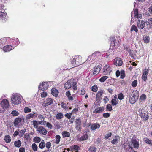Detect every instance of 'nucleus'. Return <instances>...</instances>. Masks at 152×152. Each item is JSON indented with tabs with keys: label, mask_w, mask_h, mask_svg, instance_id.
I'll use <instances>...</instances> for the list:
<instances>
[{
	"label": "nucleus",
	"mask_w": 152,
	"mask_h": 152,
	"mask_svg": "<svg viewBox=\"0 0 152 152\" xmlns=\"http://www.w3.org/2000/svg\"><path fill=\"white\" fill-rule=\"evenodd\" d=\"M83 62L81 56H75L71 58L70 62H69V64H68L67 66L70 69H71L82 64Z\"/></svg>",
	"instance_id": "nucleus-1"
},
{
	"label": "nucleus",
	"mask_w": 152,
	"mask_h": 152,
	"mask_svg": "<svg viewBox=\"0 0 152 152\" xmlns=\"http://www.w3.org/2000/svg\"><path fill=\"white\" fill-rule=\"evenodd\" d=\"M110 39L111 42L113 43L112 45L113 50L117 48L121 42V39L120 36L116 37L115 36L110 37Z\"/></svg>",
	"instance_id": "nucleus-2"
},
{
	"label": "nucleus",
	"mask_w": 152,
	"mask_h": 152,
	"mask_svg": "<svg viewBox=\"0 0 152 152\" xmlns=\"http://www.w3.org/2000/svg\"><path fill=\"white\" fill-rule=\"evenodd\" d=\"M76 84L77 83L75 80L71 79L65 83L64 87L66 89H69L72 86L74 90H76L77 89Z\"/></svg>",
	"instance_id": "nucleus-3"
},
{
	"label": "nucleus",
	"mask_w": 152,
	"mask_h": 152,
	"mask_svg": "<svg viewBox=\"0 0 152 152\" xmlns=\"http://www.w3.org/2000/svg\"><path fill=\"white\" fill-rule=\"evenodd\" d=\"M139 96L138 92L137 90L133 91L131 95H130V103L133 104L137 100Z\"/></svg>",
	"instance_id": "nucleus-4"
},
{
	"label": "nucleus",
	"mask_w": 152,
	"mask_h": 152,
	"mask_svg": "<svg viewBox=\"0 0 152 152\" xmlns=\"http://www.w3.org/2000/svg\"><path fill=\"white\" fill-rule=\"evenodd\" d=\"M11 101L12 104H18L21 103V99L19 95L14 94L12 96Z\"/></svg>",
	"instance_id": "nucleus-5"
},
{
	"label": "nucleus",
	"mask_w": 152,
	"mask_h": 152,
	"mask_svg": "<svg viewBox=\"0 0 152 152\" xmlns=\"http://www.w3.org/2000/svg\"><path fill=\"white\" fill-rule=\"evenodd\" d=\"M139 112L140 113V116L144 120L146 121L148 119L149 116L147 111L142 109H139Z\"/></svg>",
	"instance_id": "nucleus-6"
},
{
	"label": "nucleus",
	"mask_w": 152,
	"mask_h": 152,
	"mask_svg": "<svg viewBox=\"0 0 152 152\" xmlns=\"http://www.w3.org/2000/svg\"><path fill=\"white\" fill-rule=\"evenodd\" d=\"M75 128L79 132H80L81 131V121L80 118L76 119L75 121Z\"/></svg>",
	"instance_id": "nucleus-7"
},
{
	"label": "nucleus",
	"mask_w": 152,
	"mask_h": 152,
	"mask_svg": "<svg viewBox=\"0 0 152 152\" xmlns=\"http://www.w3.org/2000/svg\"><path fill=\"white\" fill-rule=\"evenodd\" d=\"M149 71V68H145L143 71V73L142 76V78L143 81H145L147 79V76Z\"/></svg>",
	"instance_id": "nucleus-8"
},
{
	"label": "nucleus",
	"mask_w": 152,
	"mask_h": 152,
	"mask_svg": "<svg viewBox=\"0 0 152 152\" xmlns=\"http://www.w3.org/2000/svg\"><path fill=\"white\" fill-rule=\"evenodd\" d=\"M88 125L90 127L91 129L92 130H95L97 128H99L100 126V125L97 123L92 124L91 123L89 122L88 123Z\"/></svg>",
	"instance_id": "nucleus-9"
},
{
	"label": "nucleus",
	"mask_w": 152,
	"mask_h": 152,
	"mask_svg": "<svg viewBox=\"0 0 152 152\" xmlns=\"http://www.w3.org/2000/svg\"><path fill=\"white\" fill-rule=\"evenodd\" d=\"M130 145L132 148L138 149L139 148V144L138 142L135 139H132Z\"/></svg>",
	"instance_id": "nucleus-10"
},
{
	"label": "nucleus",
	"mask_w": 152,
	"mask_h": 152,
	"mask_svg": "<svg viewBox=\"0 0 152 152\" xmlns=\"http://www.w3.org/2000/svg\"><path fill=\"white\" fill-rule=\"evenodd\" d=\"M37 131L39 132V133L44 135H46L48 131L44 127L42 126H40L37 129Z\"/></svg>",
	"instance_id": "nucleus-11"
},
{
	"label": "nucleus",
	"mask_w": 152,
	"mask_h": 152,
	"mask_svg": "<svg viewBox=\"0 0 152 152\" xmlns=\"http://www.w3.org/2000/svg\"><path fill=\"white\" fill-rule=\"evenodd\" d=\"M1 104L3 109L7 108L9 107V103L8 101L5 99L2 101Z\"/></svg>",
	"instance_id": "nucleus-12"
},
{
	"label": "nucleus",
	"mask_w": 152,
	"mask_h": 152,
	"mask_svg": "<svg viewBox=\"0 0 152 152\" xmlns=\"http://www.w3.org/2000/svg\"><path fill=\"white\" fill-rule=\"evenodd\" d=\"M39 89L42 91L46 90L48 88V84L46 82H43L39 86Z\"/></svg>",
	"instance_id": "nucleus-13"
},
{
	"label": "nucleus",
	"mask_w": 152,
	"mask_h": 152,
	"mask_svg": "<svg viewBox=\"0 0 152 152\" xmlns=\"http://www.w3.org/2000/svg\"><path fill=\"white\" fill-rule=\"evenodd\" d=\"M145 23L142 20H138L137 21V26L139 29H142L145 26Z\"/></svg>",
	"instance_id": "nucleus-14"
},
{
	"label": "nucleus",
	"mask_w": 152,
	"mask_h": 152,
	"mask_svg": "<svg viewBox=\"0 0 152 152\" xmlns=\"http://www.w3.org/2000/svg\"><path fill=\"white\" fill-rule=\"evenodd\" d=\"M123 63L122 60L120 58L117 57L114 59V64L117 66H121Z\"/></svg>",
	"instance_id": "nucleus-15"
},
{
	"label": "nucleus",
	"mask_w": 152,
	"mask_h": 152,
	"mask_svg": "<svg viewBox=\"0 0 152 152\" xmlns=\"http://www.w3.org/2000/svg\"><path fill=\"white\" fill-rule=\"evenodd\" d=\"M103 72L105 75H108L111 71L110 67L109 65H105L103 68Z\"/></svg>",
	"instance_id": "nucleus-16"
},
{
	"label": "nucleus",
	"mask_w": 152,
	"mask_h": 152,
	"mask_svg": "<svg viewBox=\"0 0 152 152\" xmlns=\"http://www.w3.org/2000/svg\"><path fill=\"white\" fill-rule=\"evenodd\" d=\"M53 103V100L50 98H47L44 101L43 106L45 107Z\"/></svg>",
	"instance_id": "nucleus-17"
},
{
	"label": "nucleus",
	"mask_w": 152,
	"mask_h": 152,
	"mask_svg": "<svg viewBox=\"0 0 152 152\" xmlns=\"http://www.w3.org/2000/svg\"><path fill=\"white\" fill-rule=\"evenodd\" d=\"M104 110V107H100L96 108L93 111V113H99L103 111Z\"/></svg>",
	"instance_id": "nucleus-18"
},
{
	"label": "nucleus",
	"mask_w": 152,
	"mask_h": 152,
	"mask_svg": "<svg viewBox=\"0 0 152 152\" xmlns=\"http://www.w3.org/2000/svg\"><path fill=\"white\" fill-rule=\"evenodd\" d=\"M120 140V137L118 135L115 136L113 140L111 141V143L113 144H117Z\"/></svg>",
	"instance_id": "nucleus-19"
},
{
	"label": "nucleus",
	"mask_w": 152,
	"mask_h": 152,
	"mask_svg": "<svg viewBox=\"0 0 152 152\" xmlns=\"http://www.w3.org/2000/svg\"><path fill=\"white\" fill-rule=\"evenodd\" d=\"M100 70L101 68L99 67V66H98L96 68H94L93 69V75L94 76H96L99 73Z\"/></svg>",
	"instance_id": "nucleus-20"
},
{
	"label": "nucleus",
	"mask_w": 152,
	"mask_h": 152,
	"mask_svg": "<svg viewBox=\"0 0 152 152\" xmlns=\"http://www.w3.org/2000/svg\"><path fill=\"white\" fill-rule=\"evenodd\" d=\"M124 148L125 152H130L131 150L132 149V147L130 145H124Z\"/></svg>",
	"instance_id": "nucleus-21"
},
{
	"label": "nucleus",
	"mask_w": 152,
	"mask_h": 152,
	"mask_svg": "<svg viewBox=\"0 0 152 152\" xmlns=\"http://www.w3.org/2000/svg\"><path fill=\"white\" fill-rule=\"evenodd\" d=\"M58 90L55 88H53L51 90V94L55 97L58 96Z\"/></svg>",
	"instance_id": "nucleus-22"
},
{
	"label": "nucleus",
	"mask_w": 152,
	"mask_h": 152,
	"mask_svg": "<svg viewBox=\"0 0 152 152\" xmlns=\"http://www.w3.org/2000/svg\"><path fill=\"white\" fill-rule=\"evenodd\" d=\"M134 17L135 18H141L142 15L140 14H139L138 10L137 8H136L134 10Z\"/></svg>",
	"instance_id": "nucleus-23"
},
{
	"label": "nucleus",
	"mask_w": 152,
	"mask_h": 152,
	"mask_svg": "<svg viewBox=\"0 0 152 152\" xmlns=\"http://www.w3.org/2000/svg\"><path fill=\"white\" fill-rule=\"evenodd\" d=\"M63 138H64L66 137H69L71 136V134L66 131H63L61 133Z\"/></svg>",
	"instance_id": "nucleus-24"
},
{
	"label": "nucleus",
	"mask_w": 152,
	"mask_h": 152,
	"mask_svg": "<svg viewBox=\"0 0 152 152\" xmlns=\"http://www.w3.org/2000/svg\"><path fill=\"white\" fill-rule=\"evenodd\" d=\"M147 26H148L147 28L149 29L152 28V18H151L148 20V21L145 22Z\"/></svg>",
	"instance_id": "nucleus-25"
},
{
	"label": "nucleus",
	"mask_w": 152,
	"mask_h": 152,
	"mask_svg": "<svg viewBox=\"0 0 152 152\" xmlns=\"http://www.w3.org/2000/svg\"><path fill=\"white\" fill-rule=\"evenodd\" d=\"M13 47L12 46L8 45L4 46L3 48V50L6 52H9L12 50Z\"/></svg>",
	"instance_id": "nucleus-26"
},
{
	"label": "nucleus",
	"mask_w": 152,
	"mask_h": 152,
	"mask_svg": "<svg viewBox=\"0 0 152 152\" xmlns=\"http://www.w3.org/2000/svg\"><path fill=\"white\" fill-rule=\"evenodd\" d=\"M88 135L87 134H83L81 137L78 139V140L80 142L83 141L88 139Z\"/></svg>",
	"instance_id": "nucleus-27"
},
{
	"label": "nucleus",
	"mask_w": 152,
	"mask_h": 152,
	"mask_svg": "<svg viewBox=\"0 0 152 152\" xmlns=\"http://www.w3.org/2000/svg\"><path fill=\"white\" fill-rule=\"evenodd\" d=\"M22 121V118L20 117H18L15 118L14 122V126H17L19 123H20Z\"/></svg>",
	"instance_id": "nucleus-28"
},
{
	"label": "nucleus",
	"mask_w": 152,
	"mask_h": 152,
	"mask_svg": "<svg viewBox=\"0 0 152 152\" xmlns=\"http://www.w3.org/2000/svg\"><path fill=\"white\" fill-rule=\"evenodd\" d=\"M103 93V90H102L99 91L96 95V99L99 100L101 97Z\"/></svg>",
	"instance_id": "nucleus-29"
},
{
	"label": "nucleus",
	"mask_w": 152,
	"mask_h": 152,
	"mask_svg": "<svg viewBox=\"0 0 152 152\" xmlns=\"http://www.w3.org/2000/svg\"><path fill=\"white\" fill-rule=\"evenodd\" d=\"M7 40L6 38H1L0 40V48H3V46L5 45Z\"/></svg>",
	"instance_id": "nucleus-30"
},
{
	"label": "nucleus",
	"mask_w": 152,
	"mask_h": 152,
	"mask_svg": "<svg viewBox=\"0 0 152 152\" xmlns=\"http://www.w3.org/2000/svg\"><path fill=\"white\" fill-rule=\"evenodd\" d=\"M4 140L7 143L10 142L11 141V137L9 135H6L4 137Z\"/></svg>",
	"instance_id": "nucleus-31"
},
{
	"label": "nucleus",
	"mask_w": 152,
	"mask_h": 152,
	"mask_svg": "<svg viewBox=\"0 0 152 152\" xmlns=\"http://www.w3.org/2000/svg\"><path fill=\"white\" fill-rule=\"evenodd\" d=\"M14 145L16 147H20L21 146V142L20 140H19L17 141H15L14 142Z\"/></svg>",
	"instance_id": "nucleus-32"
},
{
	"label": "nucleus",
	"mask_w": 152,
	"mask_h": 152,
	"mask_svg": "<svg viewBox=\"0 0 152 152\" xmlns=\"http://www.w3.org/2000/svg\"><path fill=\"white\" fill-rule=\"evenodd\" d=\"M97 148L94 146H91L88 148L89 152H96Z\"/></svg>",
	"instance_id": "nucleus-33"
},
{
	"label": "nucleus",
	"mask_w": 152,
	"mask_h": 152,
	"mask_svg": "<svg viewBox=\"0 0 152 152\" xmlns=\"http://www.w3.org/2000/svg\"><path fill=\"white\" fill-rule=\"evenodd\" d=\"M143 140L146 143L152 145V140H150L147 138H144Z\"/></svg>",
	"instance_id": "nucleus-34"
},
{
	"label": "nucleus",
	"mask_w": 152,
	"mask_h": 152,
	"mask_svg": "<svg viewBox=\"0 0 152 152\" xmlns=\"http://www.w3.org/2000/svg\"><path fill=\"white\" fill-rule=\"evenodd\" d=\"M34 127L36 129H37L38 128V126L39 124V122L36 120H34L32 121Z\"/></svg>",
	"instance_id": "nucleus-35"
},
{
	"label": "nucleus",
	"mask_w": 152,
	"mask_h": 152,
	"mask_svg": "<svg viewBox=\"0 0 152 152\" xmlns=\"http://www.w3.org/2000/svg\"><path fill=\"white\" fill-rule=\"evenodd\" d=\"M143 40L144 41V43H147L149 42V37L147 36H144L143 37Z\"/></svg>",
	"instance_id": "nucleus-36"
},
{
	"label": "nucleus",
	"mask_w": 152,
	"mask_h": 152,
	"mask_svg": "<svg viewBox=\"0 0 152 152\" xmlns=\"http://www.w3.org/2000/svg\"><path fill=\"white\" fill-rule=\"evenodd\" d=\"M6 13L0 11V19L4 20L6 16Z\"/></svg>",
	"instance_id": "nucleus-37"
},
{
	"label": "nucleus",
	"mask_w": 152,
	"mask_h": 152,
	"mask_svg": "<svg viewBox=\"0 0 152 152\" xmlns=\"http://www.w3.org/2000/svg\"><path fill=\"white\" fill-rule=\"evenodd\" d=\"M63 114L61 113H59L56 116V118L57 120H60L63 118Z\"/></svg>",
	"instance_id": "nucleus-38"
},
{
	"label": "nucleus",
	"mask_w": 152,
	"mask_h": 152,
	"mask_svg": "<svg viewBox=\"0 0 152 152\" xmlns=\"http://www.w3.org/2000/svg\"><path fill=\"white\" fill-rule=\"evenodd\" d=\"M130 31H134L136 33H137L138 32V30L137 26L135 25H133L131 26Z\"/></svg>",
	"instance_id": "nucleus-39"
},
{
	"label": "nucleus",
	"mask_w": 152,
	"mask_h": 152,
	"mask_svg": "<svg viewBox=\"0 0 152 152\" xmlns=\"http://www.w3.org/2000/svg\"><path fill=\"white\" fill-rule=\"evenodd\" d=\"M33 141L35 143H38L41 141V139L39 137L36 136L34 138Z\"/></svg>",
	"instance_id": "nucleus-40"
},
{
	"label": "nucleus",
	"mask_w": 152,
	"mask_h": 152,
	"mask_svg": "<svg viewBox=\"0 0 152 152\" xmlns=\"http://www.w3.org/2000/svg\"><path fill=\"white\" fill-rule=\"evenodd\" d=\"M147 96L144 94H142L140 97L139 99L141 101H145L146 99Z\"/></svg>",
	"instance_id": "nucleus-41"
},
{
	"label": "nucleus",
	"mask_w": 152,
	"mask_h": 152,
	"mask_svg": "<svg viewBox=\"0 0 152 152\" xmlns=\"http://www.w3.org/2000/svg\"><path fill=\"white\" fill-rule=\"evenodd\" d=\"M39 147L41 149H43L45 147V142L44 140H42L39 145Z\"/></svg>",
	"instance_id": "nucleus-42"
},
{
	"label": "nucleus",
	"mask_w": 152,
	"mask_h": 152,
	"mask_svg": "<svg viewBox=\"0 0 152 152\" xmlns=\"http://www.w3.org/2000/svg\"><path fill=\"white\" fill-rule=\"evenodd\" d=\"M118 100L115 99H112L111 101V104L113 106H116L118 104Z\"/></svg>",
	"instance_id": "nucleus-43"
},
{
	"label": "nucleus",
	"mask_w": 152,
	"mask_h": 152,
	"mask_svg": "<svg viewBox=\"0 0 152 152\" xmlns=\"http://www.w3.org/2000/svg\"><path fill=\"white\" fill-rule=\"evenodd\" d=\"M55 143L56 144H58L59 143L60 141L61 137L59 135H57L55 137Z\"/></svg>",
	"instance_id": "nucleus-44"
},
{
	"label": "nucleus",
	"mask_w": 152,
	"mask_h": 152,
	"mask_svg": "<svg viewBox=\"0 0 152 152\" xmlns=\"http://www.w3.org/2000/svg\"><path fill=\"white\" fill-rule=\"evenodd\" d=\"M35 114V113H31L27 115L26 118L27 119H29L33 118Z\"/></svg>",
	"instance_id": "nucleus-45"
},
{
	"label": "nucleus",
	"mask_w": 152,
	"mask_h": 152,
	"mask_svg": "<svg viewBox=\"0 0 152 152\" xmlns=\"http://www.w3.org/2000/svg\"><path fill=\"white\" fill-rule=\"evenodd\" d=\"M95 55V54H93L91 56H89L87 60L90 61H91V62H92L94 59Z\"/></svg>",
	"instance_id": "nucleus-46"
},
{
	"label": "nucleus",
	"mask_w": 152,
	"mask_h": 152,
	"mask_svg": "<svg viewBox=\"0 0 152 152\" xmlns=\"http://www.w3.org/2000/svg\"><path fill=\"white\" fill-rule=\"evenodd\" d=\"M91 89L93 92H96L98 90V88L97 86L95 84L91 87Z\"/></svg>",
	"instance_id": "nucleus-47"
},
{
	"label": "nucleus",
	"mask_w": 152,
	"mask_h": 152,
	"mask_svg": "<svg viewBox=\"0 0 152 152\" xmlns=\"http://www.w3.org/2000/svg\"><path fill=\"white\" fill-rule=\"evenodd\" d=\"M108 78V77L106 76H102L99 79V81L101 82H104L106 79Z\"/></svg>",
	"instance_id": "nucleus-48"
},
{
	"label": "nucleus",
	"mask_w": 152,
	"mask_h": 152,
	"mask_svg": "<svg viewBox=\"0 0 152 152\" xmlns=\"http://www.w3.org/2000/svg\"><path fill=\"white\" fill-rule=\"evenodd\" d=\"M32 150L34 151H37L38 149V147L37 145L35 143H34L32 145Z\"/></svg>",
	"instance_id": "nucleus-49"
},
{
	"label": "nucleus",
	"mask_w": 152,
	"mask_h": 152,
	"mask_svg": "<svg viewBox=\"0 0 152 152\" xmlns=\"http://www.w3.org/2000/svg\"><path fill=\"white\" fill-rule=\"evenodd\" d=\"M80 148L77 145H75L73 146V149L76 152H78V151L80 150Z\"/></svg>",
	"instance_id": "nucleus-50"
},
{
	"label": "nucleus",
	"mask_w": 152,
	"mask_h": 152,
	"mask_svg": "<svg viewBox=\"0 0 152 152\" xmlns=\"http://www.w3.org/2000/svg\"><path fill=\"white\" fill-rule=\"evenodd\" d=\"M54 125L56 129H59L61 127L60 124H59V123L58 122L54 123Z\"/></svg>",
	"instance_id": "nucleus-51"
},
{
	"label": "nucleus",
	"mask_w": 152,
	"mask_h": 152,
	"mask_svg": "<svg viewBox=\"0 0 152 152\" xmlns=\"http://www.w3.org/2000/svg\"><path fill=\"white\" fill-rule=\"evenodd\" d=\"M51 143L50 142H47L45 144V146L48 149L47 151H50L49 148L51 147Z\"/></svg>",
	"instance_id": "nucleus-52"
},
{
	"label": "nucleus",
	"mask_w": 152,
	"mask_h": 152,
	"mask_svg": "<svg viewBox=\"0 0 152 152\" xmlns=\"http://www.w3.org/2000/svg\"><path fill=\"white\" fill-rule=\"evenodd\" d=\"M118 99L120 100H122L124 98V95L122 93H120L118 95Z\"/></svg>",
	"instance_id": "nucleus-53"
},
{
	"label": "nucleus",
	"mask_w": 152,
	"mask_h": 152,
	"mask_svg": "<svg viewBox=\"0 0 152 152\" xmlns=\"http://www.w3.org/2000/svg\"><path fill=\"white\" fill-rule=\"evenodd\" d=\"M121 77L120 78L121 79L124 78L125 76V71L124 70H121L120 72Z\"/></svg>",
	"instance_id": "nucleus-54"
},
{
	"label": "nucleus",
	"mask_w": 152,
	"mask_h": 152,
	"mask_svg": "<svg viewBox=\"0 0 152 152\" xmlns=\"http://www.w3.org/2000/svg\"><path fill=\"white\" fill-rule=\"evenodd\" d=\"M137 80H135L132 82L131 85L132 87H135L137 86Z\"/></svg>",
	"instance_id": "nucleus-55"
},
{
	"label": "nucleus",
	"mask_w": 152,
	"mask_h": 152,
	"mask_svg": "<svg viewBox=\"0 0 152 152\" xmlns=\"http://www.w3.org/2000/svg\"><path fill=\"white\" fill-rule=\"evenodd\" d=\"M11 114L14 116H17L18 115L19 113L16 110H13L11 112Z\"/></svg>",
	"instance_id": "nucleus-56"
},
{
	"label": "nucleus",
	"mask_w": 152,
	"mask_h": 152,
	"mask_svg": "<svg viewBox=\"0 0 152 152\" xmlns=\"http://www.w3.org/2000/svg\"><path fill=\"white\" fill-rule=\"evenodd\" d=\"M24 111L26 113H27L31 112V109L27 107H26L24 109Z\"/></svg>",
	"instance_id": "nucleus-57"
},
{
	"label": "nucleus",
	"mask_w": 152,
	"mask_h": 152,
	"mask_svg": "<svg viewBox=\"0 0 152 152\" xmlns=\"http://www.w3.org/2000/svg\"><path fill=\"white\" fill-rule=\"evenodd\" d=\"M72 115V113H69L65 114V116L66 118H67L68 119H70L71 117V116Z\"/></svg>",
	"instance_id": "nucleus-58"
},
{
	"label": "nucleus",
	"mask_w": 152,
	"mask_h": 152,
	"mask_svg": "<svg viewBox=\"0 0 152 152\" xmlns=\"http://www.w3.org/2000/svg\"><path fill=\"white\" fill-rule=\"evenodd\" d=\"M46 126L48 128L50 129H52L53 128V125L50 123L48 122L46 123Z\"/></svg>",
	"instance_id": "nucleus-59"
},
{
	"label": "nucleus",
	"mask_w": 152,
	"mask_h": 152,
	"mask_svg": "<svg viewBox=\"0 0 152 152\" xmlns=\"http://www.w3.org/2000/svg\"><path fill=\"white\" fill-rule=\"evenodd\" d=\"M26 129H24L20 131L19 135L20 137H22L23 136L26 132Z\"/></svg>",
	"instance_id": "nucleus-60"
},
{
	"label": "nucleus",
	"mask_w": 152,
	"mask_h": 152,
	"mask_svg": "<svg viewBox=\"0 0 152 152\" xmlns=\"http://www.w3.org/2000/svg\"><path fill=\"white\" fill-rule=\"evenodd\" d=\"M106 108L109 111H111L112 110V107L110 104H108L107 105Z\"/></svg>",
	"instance_id": "nucleus-61"
},
{
	"label": "nucleus",
	"mask_w": 152,
	"mask_h": 152,
	"mask_svg": "<svg viewBox=\"0 0 152 152\" xmlns=\"http://www.w3.org/2000/svg\"><path fill=\"white\" fill-rule=\"evenodd\" d=\"M110 115L109 113H107L103 114V116L104 118H107L110 117Z\"/></svg>",
	"instance_id": "nucleus-62"
},
{
	"label": "nucleus",
	"mask_w": 152,
	"mask_h": 152,
	"mask_svg": "<svg viewBox=\"0 0 152 152\" xmlns=\"http://www.w3.org/2000/svg\"><path fill=\"white\" fill-rule=\"evenodd\" d=\"M112 133L111 132H109L105 135V139H107L109 137L111 136Z\"/></svg>",
	"instance_id": "nucleus-63"
},
{
	"label": "nucleus",
	"mask_w": 152,
	"mask_h": 152,
	"mask_svg": "<svg viewBox=\"0 0 152 152\" xmlns=\"http://www.w3.org/2000/svg\"><path fill=\"white\" fill-rule=\"evenodd\" d=\"M104 103L106 104L109 100V98L107 96H104L103 99Z\"/></svg>",
	"instance_id": "nucleus-64"
}]
</instances>
